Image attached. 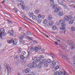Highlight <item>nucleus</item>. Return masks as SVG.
Returning a JSON list of instances; mask_svg holds the SVG:
<instances>
[{
    "mask_svg": "<svg viewBox=\"0 0 75 75\" xmlns=\"http://www.w3.org/2000/svg\"><path fill=\"white\" fill-rule=\"evenodd\" d=\"M65 23V21H63L62 20H61L59 21V25H60L62 27L60 28V29L61 30L64 31L66 29V28L65 27L66 26Z\"/></svg>",
    "mask_w": 75,
    "mask_h": 75,
    "instance_id": "nucleus-1",
    "label": "nucleus"
},
{
    "mask_svg": "<svg viewBox=\"0 0 75 75\" xmlns=\"http://www.w3.org/2000/svg\"><path fill=\"white\" fill-rule=\"evenodd\" d=\"M7 41L9 44H11V43H13V45H16L18 41L16 39H11V40H8Z\"/></svg>",
    "mask_w": 75,
    "mask_h": 75,
    "instance_id": "nucleus-2",
    "label": "nucleus"
},
{
    "mask_svg": "<svg viewBox=\"0 0 75 75\" xmlns=\"http://www.w3.org/2000/svg\"><path fill=\"white\" fill-rule=\"evenodd\" d=\"M72 42L71 40H69L68 41L67 44L69 45H71V50H74L75 48V45L73 43H72Z\"/></svg>",
    "mask_w": 75,
    "mask_h": 75,
    "instance_id": "nucleus-3",
    "label": "nucleus"
},
{
    "mask_svg": "<svg viewBox=\"0 0 75 75\" xmlns=\"http://www.w3.org/2000/svg\"><path fill=\"white\" fill-rule=\"evenodd\" d=\"M37 67V64H33V63H30L28 64V67L29 68H36Z\"/></svg>",
    "mask_w": 75,
    "mask_h": 75,
    "instance_id": "nucleus-4",
    "label": "nucleus"
},
{
    "mask_svg": "<svg viewBox=\"0 0 75 75\" xmlns=\"http://www.w3.org/2000/svg\"><path fill=\"white\" fill-rule=\"evenodd\" d=\"M58 2L60 4H62L64 7H66L67 4H65V1L64 0H59Z\"/></svg>",
    "mask_w": 75,
    "mask_h": 75,
    "instance_id": "nucleus-5",
    "label": "nucleus"
},
{
    "mask_svg": "<svg viewBox=\"0 0 75 75\" xmlns=\"http://www.w3.org/2000/svg\"><path fill=\"white\" fill-rule=\"evenodd\" d=\"M0 35L1 36V35L3 36H4L6 34L4 33V28L1 29L0 30Z\"/></svg>",
    "mask_w": 75,
    "mask_h": 75,
    "instance_id": "nucleus-6",
    "label": "nucleus"
},
{
    "mask_svg": "<svg viewBox=\"0 0 75 75\" xmlns=\"http://www.w3.org/2000/svg\"><path fill=\"white\" fill-rule=\"evenodd\" d=\"M60 47L62 49H63V50H66V49H67V46L64 43H62L61 45H60Z\"/></svg>",
    "mask_w": 75,
    "mask_h": 75,
    "instance_id": "nucleus-7",
    "label": "nucleus"
},
{
    "mask_svg": "<svg viewBox=\"0 0 75 75\" xmlns=\"http://www.w3.org/2000/svg\"><path fill=\"white\" fill-rule=\"evenodd\" d=\"M59 57H62V58H63L64 59H67V56L64 55H63V54H61V53L59 54Z\"/></svg>",
    "mask_w": 75,
    "mask_h": 75,
    "instance_id": "nucleus-8",
    "label": "nucleus"
},
{
    "mask_svg": "<svg viewBox=\"0 0 75 75\" xmlns=\"http://www.w3.org/2000/svg\"><path fill=\"white\" fill-rule=\"evenodd\" d=\"M61 10V8L59 7V6L57 7L56 8V9L54 11V13H57L58 11H59V10Z\"/></svg>",
    "mask_w": 75,
    "mask_h": 75,
    "instance_id": "nucleus-9",
    "label": "nucleus"
},
{
    "mask_svg": "<svg viewBox=\"0 0 75 75\" xmlns=\"http://www.w3.org/2000/svg\"><path fill=\"white\" fill-rule=\"evenodd\" d=\"M58 15L59 16H60V17L63 16L64 15V13H63V11L62 10H61L59 11V13H58Z\"/></svg>",
    "mask_w": 75,
    "mask_h": 75,
    "instance_id": "nucleus-10",
    "label": "nucleus"
},
{
    "mask_svg": "<svg viewBox=\"0 0 75 75\" xmlns=\"http://www.w3.org/2000/svg\"><path fill=\"white\" fill-rule=\"evenodd\" d=\"M64 20L66 21H69L68 16H65L64 17Z\"/></svg>",
    "mask_w": 75,
    "mask_h": 75,
    "instance_id": "nucleus-11",
    "label": "nucleus"
},
{
    "mask_svg": "<svg viewBox=\"0 0 75 75\" xmlns=\"http://www.w3.org/2000/svg\"><path fill=\"white\" fill-rule=\"evenodd\" d=\"M7 69V70L8 72L10 73L11 72V68L9 66H8L7 65H6Z\"/></svg>",
    "mask_w": 75,
    "mask_h": 75,
    "instance_id": "nucleus-12",
    "label": "nucleus"
},
{
    "mask_svg": "<svg viewBox=\"0 0 75 75\" xmlns=\"http://www.w3.org/2000/svg\"><path fill=\"white\" fill-rule=\"evenodd\" d=\"M25 37V36L24 35H21V36L19 38V40H22L24 39Z\"/></svg>",
    "mask_w": 75,
    "mask_h": 75,
    "instance_id": "nucleus-13",
    "label": "nucleus"
},
{
    "mask_svg": "<svg viewBox=\"0 0 75 75\" xmlns=\"http://www.w3.org/2000/svg\"><path fill=\"white\" fill-rule=\"evenodd\" d=\"M45 60L42 59L40 60V63L42 65V64H44L45 62Z\"/></svg>",
    "mask_w": 75,
    "mask_h": 75,
    "instance_id": "nucleus-14",
    "label": "nucleus"
},
{
    "mask_svg": "<svg viewBox=\"0 0 75 75\" xmlns=\"http://www.w3.org/2000/svg\"><path fill=\"white\" fill-rule=\"evenodd\" d=\"M52 16L51 15H49L47 18V20L48 21H50L52 20Z\"/></svg>",
    "mask_w": 75,
    "mask_h": 75,
    "instance_id": "nucleus-15",
    "label": "nucleus"
},
{
    "mask_svg": "<svg viewBox=\"0 0 75 75\" xmlns=\"http://www.w3.org/2000/svg\"><path fill=\"white\" fill-rule=\"evenodd\" d=\"M38 68V69H41V68H42V64H40V63L39 64L38 66L37 65V67Z\"/></svg>",
    "mask_w": 75,
    "mask_h": 75,
    "instance_id": "nucleus-16",
    "label": "nucleus"
},
{
    "mask_svg": "<svg viewBox=\"0 0 75 75\" xmlns=\"http://www.w3.org/2000/svg\"><path fill=\"white\" fill-rule=\"evenodd\" d=\"M28 54L27 56H26V58L27 59H29L31 57V56L30 55V52L29 51H28Z\"/></svg>",
    "mask_w": 75,
    "mask_h": 75,
    "instance_id": "nucleus-17",
    "label": "nucleus"
},
{
    "mask_svg": "<svg viewBox=\"0 0 75 75\" xmlns=\"http://www.w3.org/2000/svg\"><path fill=\"white\" fill-rule=\"evenodd\" d=\"M48 24L50 25H52L54 24V22L52 21H50L49 22Z\"/></svg>",
    "mask_w": 75,
    "mask_h": 75,
    "instance_id": "nucleus-18",
    "label": "nucleus"
},
{
    "mask_svg": "<svg viewBox=\"0 0 75 75\" xmlns=\"http://www.w3.org/2000/svg\"><path fill=\"white\" fill-rule=\"evenodd\" d=\"M9 34H10L11 35L13 36V34H14V31L11 30L9 32Z\"/></svg>",
    "mask_w": 75,
    "mask_h": 75,
    "instance_id": "nucleus-19",
    "label": "nucleus"
},
{
    "mask_svg": "<svg viewBox=\"0 0 75 75\" xmlns=\"http://www.w3.org/2000/svg\"><path fill=\"white\" fill-rule=\"evenodd\" d=\"M24 72L25 74L29 73V72H30V70H29V69H26L25 70Z\"/></svg>",
    "mask_w": 75,
    "mask_h": 75,
    "instance_id": "nucleus-20",
    "label": "nucleus"
},
{
    "mask_svg": "<svg viewBox=\"0 0 75 75\" xmlns=\"http://www.w3.org/2000/svg\"><path fill=\"white\" fill-rule=\"evenodd\" d=\"M44 65V67H48V66L49 65L48 64V63H47V62L46 61L45 62Z\"/></svg>",
    "mask_w": 75,
    "mask_h": 75,
    "instance_id": "nucleus-21",
    "label": "nucleus"
},
{
    "mask_svg": "<svg viewBox=\"0 0 75 75\" xmlns=\"http://www.w3.org/2000/svg\"><path fill=\"white\" fill-rule=\"evenodd\" d=\"M20 57L22 60H24V58H25V57L23 56V55H21V54L20 56Z\"/></svg>",
    "mask_w": 75,
    "mask_h": 75,
    "instance_id": "nucleus-22",
    "label": "nucleus"
},
{
    "mask_svg": "<svg viewBox=\"0 0 75 75\" xmlns=\"http://www.w3.org/2000/svg\"><path fill=\"white\" fill-rule=\"evenodd\" d=\"M36 21H37L38 24H40L41 23V22L42 21V20H41V19H38V20L37 19H36Z\"/></svg>",
    "mask_w": 75,
    "mask_h": 75,
    "instance_id": "nucleus-23",
    "label": "nucleus"
},
{
    "mask_svg": "<svg viewBox=\"0 0 75 75\" xmlns=\"http://www.w3.org/2000/svg\"><path fill=\"white\" fill-rule=\"evenodd\" d=\"M56 64H57V62H56L54 60H53L52 62V65L55 66V65H56Z\"/></svg>",
    "mask_w": 75,
    "mask_h": 75,
    "instance_id": "nucleus-24",
    "label": "nucleus"
},
{
    "mask_svg": "<svg viewBox=\"0 0 75 75\" xmlns=\"http://www.w3.org/2000/svg\"><path fill=\"white\" fill-rule=\"evenodd\" d=\"M38 62H39L36 59V60H35L32 63H33V64H37L36 63H38Z\"/></svg>",
    "mask_w": 75,
    "mask_h": 75,
    "instance_id": "nucleus-25",
    "label": "nucleus"
},
{
    "mask_svg": "<svg viewBox=\"0 0 75 75\" xmlns=\"http://www.w3.org/2000/svg\"><path fill=\"white\" fill-rule=\"evenodd\" d=\"M36 59H37V61H38V62H40V61H41V58H40L39 57H36Z\"/></svg>",
    "mask_w": 75,
    "mask_h": 75,
    "instance_id": "nucleus-26",
    "label": "nucleus"
},
{
    "mask_svg": "<svg viewBox=\"0 0 75 75\" xmlns=\"http://www.w3.org/2000/svg\"><path fill=\"white\" fill-rule=\"evenodd\" d=\"M74 20H72L69 21V23L70 24H73V23H74Z\"/></svg>",
    "mask_w": 75,
    "mask_h": 75,
    "instance_id": "nucleus-27",
    "label": "nucleus"
},
{
    "mask_svg": "<svg viewBox=\"0 0 75 75\" xmlns=\"http://www.w3.org/2000/svg\"><path fill=\"white\" fill-rule=\"evenodd\" d=\"M34 50L35 52H38V47L36 46H35V47Z\"/></svg>",
    "mask_w": 75,
    "mask_h": 75,
    "instance_id": "nucleus-28",
    "label": "nucleus"
},
{
    "mask_svg": "<svg viewBox=\"0 0 75 75\" xmlns=\"http://www.w3.org/2000/svg\"><path fill=\"white\" fill-rule=\"evenodd\" d=\"M52 28L53 30H57V27L55 25H54L52 27Z\"/></svg>",
    "mask_w": 75,
    "mask_h": 75,
    "instance_id": "nucleus-29",
    "label": "nucleus"
},
{
    "mask_svg": "<svg viewBox=\"0 0 75 75\" xmlns=\"http://www.w3.org/2000/svg\"><path fill=\"white\" fill-rule=\"evenodd\" d=\"M71 30L72 31H75V27L74 26H72L71 28Z\"/></svg>",
    "mask_w": 75,
    "mask_h": 75,
    "instance_id": "nucleus-30",
    "label": "nucleus"
},
{
    "mask_svg": "<svg viewBox=\"0 0 75 75\" xmlns=\"http://www.w3.org/2000/svg\"><path fill=\"white\" fill-rule=\"evenodd\" d=\"M63 75H68V73L66 71H64L62 72Z\"/></svg>",
    "mask_w": 75,
    "mask_h": 75,
    "instance_id": "nucleus-31",
    "label": "nucleus"
},
{
    "mask_svg": "<svg viewBox=\"0 0 75 75\" xmlns=\"http://www.w3.org/2000/svg\"><path fill=\"white\" fill-rule=\"evenodd\" d=\"M30 51H32V52L34 51V47L31 46L30 47Z\"/></svg>",
    "mask_w": 75,
    "mask_h": 75,
    "instance_id": "nucleus-32",
    "label": "nucleus"
},
{
    "mask_svg": "<svg viewBox=\"0 0 75 75\" xmlns=\"http://www.w3.org/2000/svg\"><path fill=\"white\" fill-rule=\"evenodd\" d=\"M26 33L27 34H28V35H33V33H31L29 31H27L26 32Z\"/></svg>",
    "mask_w": 75,
    "mask_h": 75,
    "instance_id": "nucleus-33",
    "label": "nucleus"
},
{
    "mask_svg": "<svg viewBox=\"0 0 75 75\" xmlns=\"http://www.w3.org/2000/svg\"><path fill=\"white\" fill-rule=\"evenodd\" d=\"M47 62L48 63H49V64H51V63H52V60L50 59H48Z\"/></svg>",
    "mask_w": 75,
    "mask_h": 75,
    "instance_id": "nucleus-34",
    "label": "nucleus"
},
{
    "mask_svg": "<svg viewBox=\"0 0 75 75\" xmlns=\"http://www.w3.org/2000/svg\"><path fill=\"white\" fill-rule=\"evenodd\" d=\"M58 75H62V72L61 71H59L58 73Z\"/></svg>",
    "mask_w": 75,
    "mask_h": 75,
    "instance_id": "nucleus-35",
    "label": "nucleus"
},
{
    "mask_svg": "<svg viewBox=\"0 0 75 75\" xmlns=\"http://www.w3.org/2000/svg\"><path fill=\"white\" fill-rule=\"evenodd\" d=\"M34 13H30V15H29V17L30 18L31 17H32L33 16Z\"/></svg>",
    "mask_w": 75,
    "mask_h": 75,
    "instance_id": "nucleus-36",
    "label": "nucleus"
},
{
    "mask_svg": "<svg viewBox=\"0 0 75 75\" xmlns=\"http://www.w3.org/2000/svg\"><path fill=\"white\" fill-rule=\"evenodd\" d=\"M43 23L44 24H47V23H48V21H47V20H45L43 21Z\"/></svg>",
    "mask_w": 75,
    "mask_h": 75,
    "instance_id": "nucleus-37",
    "label": "nucleus"
},
{
    "mask_svg": "<svg viewBox=\"0 0 75 75\" xmlns=\"http://www.w3.org/2000/svg\"><path fill=\"white\" fill-rule=\"evenodd\" d=\"M59 68V65H58L57 66V67H56L55 68V70H57V69H58Z\"/></svg>",
    "mask_w": 75,
    "mask_h": 75,
    "instance_id": "nucleus-38",
    "label": "nucleus"
},
{
    "mask_svg": "<svg viewBox=\"0 0 75 75\" xmlns=\"http://www.w3.org/2000/svg\"><path fill=\"white\" fill-rule=\"evenodd\" d=\"M37 18V17L35 16V15H33L32 17V20H35Z\"/></svg>",
    "mask_w": 75,
    "mask_h": 75,
    "instance_id": "nucleus-39",
    "label": "nucleus"
},
{
    "mask_svg": "<svg viewBox=\"0 0 75 75\" xmlns=\"http://www.w3.org/2000/svg\"><path fill=\"white\" fill-rule=\"evenodd\" d=\"M25 54H26V52L25 51H23L22 52L21 54L22 55H25Z\"/></svg>",
    "mask_w": 75,
    "mask_h": 75,
    "instance_id": "nucleus-40",
    "label": "nucleus"
},
{
    "mask_svg": "<svg viewBox=\"0 0 75 75\" xmlns=\"http://www.w3.org/2000/svg\"><path fill=\"white\" fill-rule=\"evenodd\" d=\"M68 16L69 17V20H71V19H72V18H72V16L71 15L69 16Z\"/></svg>",
    "mask_w": 75,
    "mask_h": 75,
    "instance_id": "nucleus-41",
    "label": "nucleus"
},
{
    "mask_svg": "<svg viewBox=\"0 0 75 75\" xmlns=\"http://www.w3.org/2000/svg\"><path fill=\"white\" fill-rule=\"evenodd\" d=\"M45 28H48L50 27V25L48 24H46L45 25Z\"/></svg>",
    "mask_w": 75,
    "mask_h": 75,
    "instance_id": "nucleus-42",
    "label": "nucleus"
},
{
    "mask_svg": "<svg viewBox=\"0 0 75 75\" xmlns=\"http://www.w3.org/2000/svg\"><path fill=\"white\" fill-rule=\"evenodd\" d=\"M35 14H38L39 13V10H36L35 11Z\"/></svg>",
    "mask_w": 75,
    "mask_h": 75,
    "instance_id": "nucleus-43",
    "label": "nucleus"
},
{
    "mask_svg": "<svg viewBox=\"0 0 75 75\" xmlns=\"http://www.w3.org/2000/svg\"><path fill=\"white\" fill-rule=\"evenodd\" d=\"M69 15H70V16H73V15H74V13H73V12H69Z\"/></svg>",
    "mask_w": 75,
    "mask_h": 75,
    "instance_id": "nucleus-44",
    "label": "nucleus"
},
{
    "mask_svg": "<svg viewBox=\"0 0 75 75\" xmlns=\"http://www.w3.org/2000/svg\"><path fill=\"white\" fill-rule=\"evenodd\" d=\"M18 52L19 54H20V52H21V48H19V49L18 50Z\"/></svg>",
    "mask_w": 75,
    "mask_h": 75,
    "instance_id": "nucleus-45",
    "label": "nucleus"
},
{
    "mask_svg": "<svg viewBox=\"0 0 75 75\" xmlns=\"http://www.w3.org/2000/svg\"><path fill=\"white\" fill-rule=\"evenodd\" d=\"M57 7V4H55L54 5V6H53V9H55V8Z\"/></svg>",
    "mask_w": 75,
    "mask_h": 75,
    "instance_id": "nucleus-46",
    "label": "nucleus"
},
{
    "mask_svg": "<svg viewBox=\"0 0 75 75\" xmlns=\"http://www.w3.org/2000/svg\"><path fill=\"white\" fill-rule=\"evenodd\" d=\"M28 39H29V40H33V37H28Z\"/></svg>",
    "mask_w": 75,
    "mask_h": 75,
    "instance_id": "nucleus-47",
    "label": "nucleus"
},
{
    "mask_svg": "<svg viewBox=\"0 0 75 75\" xmlns=\"http://www.w3.org/2000/svg\"><path fill=\"white\" fill-rule=\"evenodd\" d=\"M19 56L18 55H16V57L14 56V58H15V59H17V58H18Z\"/></svg>",
    "mask_w": 75,
    "mask_h": 75,
    "instance_id": "nucleus-48",
    "label": "nucleus"
},
{
    "mask_svg": "<svg viewBox=\"0 0 75 75\" xmlns=\"http://www.w3.org/2000/svg\"><path fill=\"white\" fill-rule=\"evenodd\" d=\"M44 56L43 55H41L40 56V59H41V58H44Z\"/></svg>",
    "mask_w": 75,
    "mask_h": 75,
    "instance_id": "nucleus-49",
    "label": "nucleus"
},
{
    "mask_svg": "<svg viewBox=\"0 0 75 75\" xmlns=\"http://www.w3.org/2000/svg\"><path fill=\"white\" fill-rule=\"evenodd\" d=\"M26 20H27V21H31L29 19H28V18L26 17Z\"/></svg>",
    "mask_w": 75,
    "mask_h": 75,
    "instance_id": "nucleus-50",
    "label": "nucleus"
},
{
    "mask_svg": "<svg viewBox=\"0 0 75 75\" xmlns=\"http://www.w3.org/2000/svg\"><path fill=\"white\" fill-rule=\"evenodd\" d=\"M25 8V6H22L21 9L22 10H24V8Z\"/></svg>",
    "mask_w": 75,
    "mask_h": 75,
    "instance_id": "nucleus-51",
    "label": "nucleus"
},
{
    "mask_svg": "<svg viewBox=\"0 0 75 75\" xmlns=\"http://www.w3.org/2000/svg\"><path fill=\"white\" fill-rule=\"evenodd\" d=\"M44 17H45V16L43 15L41 16V17L40 18L42 19H44Z\"/></svg>",
    "mask_w": 75,
    "mask_h": 75,
    "instance_id": "nucleus-52",
    "label": "nucleus"
},
{
    "mask_svg": "<svg viewBox=\"0 0 75 75\" xmlns=\"http://www.w3.org/2000/svg\"><path fill=\"white\" fill-rule=\"evenodd\" d=\"M58 72H55L54 73V75H58Z\"/></svg>",
    "mask_w": 75,
    "mask_h": 75,
    "instance_id": "nucleus-53",
    "label": "nucleus"
},
{
    "mask_svg": "<svg viewBox=\"0 0 75 75\" xmlns=\"http://www.w3.org/2000/svg\"><path fill=\"white\" fill-rule=\"evenodd\" d=\"M54 0H50V1L51 3H54Z\"/></svg>",
    "mask_w": 75,
    "mask_h": 75,
    "instance_id": "nucleus-54",
    "label": "nucleus"
},
{
    "mask_svg": "<svg viewBox=\"0 0 75 75\" xmlns=\"http://www.w3.org/2000/svg\"><path fill=\"white\" fill-rule=\"evenodd\" d=\"M67 1H68V2H73V1H72V0H67Z\"/></svg>",
    "mask_w": 75,
    "mask_h": 75,
    "instance_id": "nucleus-55",
    "label": "nucleus"
},
{
    "mask_svg": "<svg viewBox=\"0 0 75 75\" xmlns=\"http://www.w3.org/2000/svg\"><path fill=\"white\" fill-rule=\"evenodd\" d=\"M41 15L40 14H39L38 16V18H41Z\"/></svg>",
    "mask_w": 75,
    "mask_h": 75,
    "instance_id": "nucleus-56",
    "label": "nucleus"
},
{
    "mask_svg": "<svg viewBox=\"0 0 75 75\" xmlns=\"http://www.w3.org/2000/svg\"><path fill=\"white\" fill-rule=\"evenodd\" d=\"M38 50H40L41 49V47H40V46H38Z\"/></svg>",
    "mask_w": 75,
    "mask_h": 75,
    "instance_id": "nucleus-57",
    "label": "nucleus"
},
{
    "mask_svg": "<svg viewBox=\"0 0 75 75\" xmlns=\"http://www.w3.org/2000/svg\"><path fill=\"white\" fill-rule=\"evenodd\" d=\"M20 5H21V6H23V5H24V3H23V2H22V3H20Z\"/></svg>",
    "mask_w": 75,
    "mask_h": 75,
    "instance_id": "nucleus-58",
    "label": "nucleus"
},
{
    "mask_svg": "<svg viewBox=\"0 0 75 75\" xmlns=\"http://www.w3.org/2000/svg\"><path fill=\"white\" fill-rule=\"evenodd\" d=\"M36 57H32V60H34V59H35V58L36 59Z\"/></svg>",
    "mask_w": 75,
    "mask_h": 75,
    "instance_id": "nucleus-59",
    "label": "nucleus"
},
{
    "mask_svg": "<svg viewBox=\"0 0 75 75\" xmlns=\"http://www.w3.org/2000/svg\"><path fill=\"white\" fill-rule=\"evenodd\" d=\"M41 52H44L45 51V50L44 49H42L41 50Z\"/></svg>",
    "mask_w": 75,
    "mask_h": 75,
    "instance_id": "nucleus-60",
    "label": "nucleus"
},
{
    "mask_svg": "<svg viewBox=\"0 0 75 75\" xmlns=\"http://www.w3.org/2000/svg\"><path fill=\"white\" fill-rule=\"evenodd\" d=\"M8 23H11V21L8 20Z\"/></svg>",
    "mask_w": 75,
    "mask_h": 75,
    "instance_id": "nucleus-61",
    "label": "nucleus"
},
{
    "mask_svg": "<svg viewBox=\"0 0 75 75\" xmlns=\"http://www.w3.org/2000/svg\"><path fill=\"white\" fill-rule=\"evenodd\" d=\"M22 0H17V2H21Z\"/></svg>",
    "mask_w": 75,
    "mask_h": 75,
    "instance_id": "nucleus-62",
    "label": "nucleus"
},
{
    "mask_svg": "<svg viewBox=\"0 0 75 75\" xmlns=\"http://www.w3.org/2000/svg\"><path fill=\"white\" fill-rule=\"evenodd\" d=\"M54 4V3H51L50 4V6H51V7L52 6V5H53V4Z\"/></svg>",
    "mask_w": 75,
    "mask_h": 75,
    "instance_id": "nucleus-63",
    "label": "nucleus"
},
{
    "mask_svg": "<svg viewBox=\"0 0 75 75\" xmlns=\"http://www.w3.org/2000/svg\"><path fill=\"white\" fill-rule=\"evenodd\" d=\"M54 43L56 44V45H58V42H55Z\"/></svg>",
    "mask_w": 75,
    "mask_h": 75,
    "instance_id": "nucleus-64",
    "label": "nucleus"
}]
</instances>
